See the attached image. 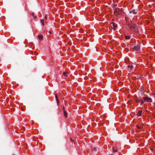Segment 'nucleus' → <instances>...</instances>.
Wrapping results in <instances>:
<instances>
[{
    "label": "nucleus",
    "instance_id": "18",
    "mask_svg": "<svg viewBox=\"0 0 155 155\" xmlns=\"http://www.w3.org/2000/svg\"><path fill=\"white\" fill-rule=\"evenodd\" d=\"M141 92L142 93H143L144 92V90L143 89H141Z\"/></svg>",
    "mask_w": 155,
    "mask_h": 155
},
{
    "label": "nucleus",
    "instance_id": "9",
    "mask_svg": "<svg viewBox=\"0 0 155 155\" xmlns=\"http://www.w3.org/2000/svg\"><path fill=\"white\" fill-rule=\"evenodd\" d=\"M65 117H67V113L65 111H63Z\"/></svg>",
    "mask_w": 155,
    "mask_h": 155
},
{
    "label": "nucleus",
    "instance_id": "29",
    "mask_svg": "<svg viewBox=\"0 0 155 155\" xmlns=\"http://www.w3.org/2000/svg\"><path fill=\"white\" fill-rule=\"evenodd\" d=\"M37 53H36V55H37Z\"/></svg>",
    "mask_w": 155,
    "mask_h": 155
},
{
    "label": "nucleus",
    "instance_id": "24",
    "mask_svg": "<svg viewBox=\"0 0 155 155\" xmlns=\"http://www.w3.org/2000/svg\"><path fill=\"white\" fill-rule=\"evenodd\" d=\"M62 110H63V111H65V108H64V107H63Z\"/></svg>",
    "mask_w": 155,
    "mask_h": 155
},
{
    "label": "nucleus",
    "instance_id": "6",
    "mask_svg": "<svg viewBox=\"0 0 155 155\" xmlns=\"http://www.w3.org/2000/svg\"><path fill=\"white\" fill-rule=\"evenodd\" d=\"M130 12L134 15H136L137 13V11L136 10L134 9L130 11Z\"/></svg>",
    "mask_w": 155,
    "mask_h": 155
},
{
    "label": "nucleus",
    "instance_id": "16",
    "mask_svg": "<svg viewBox=\"0 0 155 155\" xmlns=\"http://www.w3.org/2000/svg\"><path fill=\"white\" fill-rule=\"evenodd\" d=\"M140 100H138V99H136V102L137 103H138L139 102H140Z\"/></svg>",
    "mask_w": 155,
    "mask_h": 155
},
{
    "label": "nucleus",
    "instance_id": "30",
    "mask_svg": "<svg viewBox=\"0 0 155 155\" xmlns=\"http://www.w3.org/2000/svg\"><path fill=\"white\" fill-rule=\"evenodd\" d=\"M111 155H113V154H111Z\"/></svg>",
    "mask_w": 155,
    "mask_h": 155
},
{
    "label": "nucleus",
    "instance_id": "1",
    "mask_svg": "<svg viewBox=\"0 0 155 155\" xmlns=\"http://www.w3.org/2000/svg\"><path fill=\"white\" fill-rule=\"evenodd\" d=\"M114 14L116 15L120 16L122 15L124 12L122 8H116L114 9Z\"/></svg>",
    "mask_w": 155,
    "mask_h": 155
},
{
    "label": "nucleus",
    "instance_id": "4",
    "mask_svg": "<svg viewBox=\"0 0 155 155\" xmlns=\"http://www.w3.org/2000/svg\"><path fill=\"white\" fill-rule=\"evenodd\" d=\"M133 29H134L133 31L134 33H139V29L136 25L134 26Z\"/></svg>",
    "mask_w": 155,
    "mask_h": 155
},
{
    "label": "nucleus",
    "instance_id": "26",
    "mask_svg": "<svg viewBox=\"0 0 155 155\" xmlns=\"http://www.w3.org/2000/svg\"><path fill=\"white\" fill-rule=\"evenodd\" d=\"M85 68V70L86 71H87V69H86V68Z\"/></svg>",
    "mask_w": 155,
    "mask_h": 155
},
{
    "label": "nucleus",
    "instance_id": "8",
    "mask_svg": "<svg viewBox=\"0 0 155 155\" xmlns=\"http://www.w3.org/2000/svg\"><path fill=\"white\" fill-rule=\"evenodd\" d=\"M111 24L112 25V26L114 28V29H113V30H115V28L117 27V25H116L115 24L114 22H112L111 23Z\"/></svg>",
    "mask_w": 155,
    "mask_h": 155
},
{
    "label": "nucleus",
    "instance_id": "15",
    "mask_svg": "<svg viewBox=\"0 0 155 155\" xmlns=\"http://www.w3.org/2000/svg\"><path fill=\"white\" fill-rule=\"evenodd\" d=\"M32 16H33V18H34L35 19L36 18H37L36 16L35 15H34V13H32Z\"/></svg>",
    "mask_w": 155,
    "mask_h": 155
},
{
    "label": "nucleus",
    "instance_id": "10",
    "mask_svg": "<svg viewBox=\"0 0 155 155\" xmlns=\"http://www.w3.org/2000/svg\"><path fill=\"white\" fill-rule=\"evenodd\" d=\"M43 36L42 35H39L38 37L39 39H42Z\"/></svg>",
    "mask_w": 155,
    "mask_h": 155
},
{
    "label": "nucleus",
    "instance_id": "17",
    "mask_svg": "<svg viewBox=\"0 0 155 155\" xmlns=\"http://www.w3.org/2000/svg\"><path fill=\"white\" fill-rule=\"evenodd\" d=\"M41 22L42 23V24H43V25H44V20L43 19L41 20Z\"/></svg>",
    "mask_w": 155,
    "mask_h": 155
},
{
    "label": "nucleus",
    "instance_id": "3",
    "mask_svg": "<svg viewBox=\"0 0 155 155\" xmlns=\"http://www.w3.org/2000/svg\"><path fill=\"white\" fill-rule=\"evenodd\" d=\"M136 24L134 23H129L128 24V25L129 27L130 28V30L131 31L133 30V28H134V26H135Z\"/></svg>",
    "mask_w": 155,
    "mask_h": 155
},
{
    "label": "nucleus",
    "instance_id": "27",
    "mask_svg": "<svg viewBox=\"0 0 155 155\" xmlns=\"http://www.w3.org/2000/svg\"><path fill=\"white\" fill-rule=\"evenodd\" d=\"M49 33L50 34H51V32L50 31H49Z\"/></svg>",
    "mask_w": 155,
    "mask_h": 155
},
{
    "label": "nucleus",
    "instance_id": "11",
    "mask_svg": "<svg viewBox=\"0 0 155 155\" xmlns=\"http://www.w3.org/2000/svg\"><path fill=\"white\" fill-rule=\"evenodd\" d=\"M68 74V73H67L66 72H64L63 73V75L65 76V77H67V74Z\"/></svg>",
    "mask_w": 155,
    "mask_h": 155
},
{
    "label": "nucleus",
    "instance_id": "22",
    "mask_svg": "<svg viewBox=\"0 0 155 155\" xmlns=\"http://www.w3.org/2000/svg\"><path fill=\"white\" fill-rule=\"evenodd\" d=\"M47 16H48V15H45V19H47Z\"/></svg>",
    "mask_w": 155,
    "mask_h": 155
},
{
    "label": "nucleus",
    "instance_id": "20",
    "mask_svg": "<svg viewBox=\"0 0 155 155\" xmlns=\"http://www.w3.org/2000/svg\"><path fill=\"white\" fill-rule=\"evenodd\" d=\"M55 97H56V100L57 101V102H58V99H57V96L56 95V96H55Z\"/></svg>",
    "mask_w": 155,
    "mask_h": 155
},
{
    "label": "nucleus",
    "instance_id": "14",
    "mask_svg": "<svg viewBox=\"0 0 155 155\" xmlns=\"http://www.w3.org/2000/svg\"><path fill=\"white\" fill-rule=\"evenodd\" d=\"M113 151L114 153L115 152L117 151V150H116L115 147H113Z\"/></svg>",
    "mask_w": 155,
    "mask_h": 155
},
{
    "label": "nucleus",
    "instance_id": "13",
    "mask_svg": "<svg viewBox=\"0 0 155 155\" xmlns=\"http://www.w3.org/2000/svg\"><path fill=\"white\" fill-rule=\"evenodd\" d=\"M128 67L129 68H130L131 69H132L133 68V66H132V65H131V66L128 65Z\"/></svg>",
    "mask_w": 155,
    "mask_h": 155
},
{
    "label": "nucleus",
    "instance_id": "19",
    "mask_svg": "<svg viewBox=\"0 0 155 155\" xmlns=\"http://www.w3.org/2000/svg\"><path fill=\"white\" fill-rule=\"evenodd\" d=\"M140 102H141L142 104H143L144 103L143 101L142 100H140Z\"/></svg>",
    "mask_w": 155,
    "mask_h": 155
},
{
    "label": "nucleus",
    "instance_id": "21",
    "mask_svg": "<svg viewBox=\"0 0 155 155\" xmlns=\"http://www.w3.org/2000/svg\"><path fill=\"white\" fill-rule=\"evenodd\" d=\"M137 127L138 129H141V127H140L139 126H137Z\"/></svg>",
    "mask_w": 155,
    "mask_h": 155
},
{
    "label": "nucleus",
    "instance_id": "7",
    "mask_svg": "<svg viewBox=\"0 0 155 155\" xmlns=\"http://www.w3.org/2000/svg\"><path fill=\"white\" fill-rule=\"evenodd\" d=\"M142 110L139 111L138 112V113H137V115L138 116V117L142 115Z\"/></svg>",
    "mask_w": 155,
    "mask_h": 155
},
{
    "label": "nucleus",
    "instance_id": "25",
    "mask_svg": "<svg viewBox=\"0 0 155 155\" xmlns=\"http://www.w3.org/2000/svg\"><path fill=\"white\" fill-rule=\"evenodd\" d=\"M144 107H145V108H146V109L147 108V105H145V104H144Z\"/></svg>",
    "mask_w": 155,
    "mask_h": 155
},
{
    "label": "nucleus",
    "instance_id": "23",
    "mask_svg": "<svg viewBox=\"0 0 155 155\" xmlns=\"http://www.w3.org/2000/svg\"><path fill=\"white\" fill-rule=\"evenodd\" d=\"M94 150H95L96 151V150H97V148H96V147L94 148Z\"/></svg>",
    "mask_w": 155,
    "mask_h": 155
},
{
    "label": "nucleus",
    "instance_id": "28",
    "mask_svg": "<svg viewBox=\"0 0 155 155\" xmlns=\"http://www.w3.org/2000/svg\"><path fill=\"white\" fill-rule=\"evenodd\" d=\"M115 6L114 5V6L113 7V8H114Z\"/></svg>",
    "mask_w": 155,
    "mask_h": 155
},
{
    "label": "nucleus",
    "instance_id": "12",
    "mask_svg": "<svg viewBox=\"0 0 155 155\" xmlns=\"http://www.w3.org/2000/svg\"><path fill=\"white\" fill-rule=\"evenodd\" d=\"M125 39L127 40H128L130 39V37L129 36H125Z\"/></svg>",
    "mask_w": 155,
    "mask_h": 155
},
{
    "label": "nucleus",
    "instance_id": "2",
    "mask_svg": "<svg viewBox=\"0 0 155 155\" xmlns=\"http://www.w3.org/2000/svg\"><path fill=\"white\" fill-rule=\"evenodd\" d=\"M143 99L145 101H146L147 102L151 103L152 101V99L150 98L148 96L143 97Z\"/></svg>",
    "mask_w": 155,
    "mask_h": 155
},
{
    "label": "nucleus",
    "instance_id": "5",
    "mask_svg": "<svg viewBox=\"0 0 155 155\" xmlns=\"http://www.w3.org/2000/svg\"><path fill=\"white\" fill-rule=\"evenodd\" d=\"M134 50L135 51H139L140 49V47L138 45H136V46H135L134 48H133Z\"/></svg>",
    "mask_w": 155,
    "mask_h": 155
}]
</instances>
